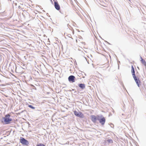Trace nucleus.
Returning <instances> with one entry per match:
<instances>
[{
    "label": "nucleus",
    "mask_w": 146,
    "mask_h": 146,
    "mask_svg": "<svg viewBox=\"0 0 146 146\" xmlns=\"http://www.w3.org/2000/svg\"><path fill=\"white\" fill-rule=\"evenodd\" d=\"M10 115L9 114L6 115L5 117L3 118L4 122L5 124H9L12 120V119L10 117Z\"/></svg>",
    "instance_id": "f257e3e1"
},
{
    "label": "nucleus",
    "mask_w": 146,
    "mask_h": 146,
    "mask_svg": "<svg viewBox=\"0 0 146 146\" xmlns=\"http://www.w3.org/2000/svg\"><path fill=\"white\" fill-rule=\"evenodd\" d=\"M74 112L75 115L80 118H83L84 117V115L80 111H74Z\"/></svg>",
    "instance_id": "f03ea898"
},
{
    "label": "nucleus",
    "mask_w": 146,
    "mask_h": 146,
    "mask_svg": "<svg viewBox=\"0 0 146 146\" xmlns=\"http://www.w3.org/2000/svg\"><path fill=\"white\" fill-rule=\"evenodd\" d=\"M20 142L23 145H27L29 144L28 141L22 137H21Z\"/></svg>",
    "instance_id": "7ed1b4c3"
},
{
    "label": "nucleus",
    "mask_w": 146,
    "mask_h": 146,
    "mask_svg": "<svg viewBox=\"0 0 146 146\" xmlns=\"http://www.w3.org/2000/svg\"><path fill=\"white\" fill-rule=\"evenodd\" d=\"M75 78L74 76L72 75H71L68 78V80L70 82L73 83L75 81Z\"/></svg>",
    "instance_id": "20e7f679"
},
{
    "label": "nucleus",
    "mask_w": 146,
    "mask_h": 146,
    "mask_svg": "<svg viewBox=\"0 0 146 146\" xmlns=\"http://www.w3.org/2000/svg\"><path fill=\"white\" fill-rule=\"evenodd\" d=\"M54 6L55 8L57 10H59L60 9V7L57 1L54 2Z\"/></svg>",
    "instance_id": "39448f33"
},
{
    "label": "nucleus",
    "mask_w": 146,
    "mask_h": 146,
    "mask_svg": "<svg viewBox=\"0 0 146 146\" xmlns=\"http://www.w3.org/2000/svg\"><path fill=\"white\" fill-rule=\"evenodd\" d=\"M133 78L135 80L136 83H137L138 86H139V84L140 83V82L139 80V78H137L135 76H133Z\"/></svg>",
    "instance_id": "423d86ee"
},
{
    "label": "nucleus",
    "mask_w": 146,
    "mask_h": 146,
    "mask_svg": "<svg viewBox=\"0 0 146 146\" xmlns=\"http://www.w3.org/2000/svg\"><path fill=\"white\" fill-rule=\"evenodd\" d=\"M91 120L94 123H95L97 119V117L94 115H91Z\"/></svg>",
    "instance_id": "0eeeda50"
},
{
    "label": "nucleus",
    "mask_w": 146,
    "mask_h": 146,
    "mask_svg": "<svg viewBox=\"0 0 146 146\" xmlns=\"http://www.w3.org/2000/svg\"><path fill=\"white\" fill-rule=\"evenodd\" d=\"M100 122L102 124L104 125L105 122V119L104 117L102 118L101 119H98Z\"/></svg>",
    "instance_id": "6e6552de"
},
{
    "label": "nucleus",
    "mask_w": 146,
    "mask_h": 146,
    "mask_svg": "<svg viewBox=\"0 0 146 146\" xmlns=\"http://www.w3.org/2000/svg\"><path fill=\"white\" fill-rule=\"evenodd\" d=\"M79 86L81 88L83 89L85 87V85L84 84H81L79 85Z\"/></svg>",
    "instance_id": "1a4fd4ad"
},
{
    "label": "nucleus",
    "mask_w": 146,
    "mask_h": 146,
    "mask_svg": "<svg viewBox=\"0 0 146 146\" xmlns=\"http://www.w3.org/2000/svg\"><path fill=\"white\" fill-rule=\"evenodd\" d=\"M131 72H132L133 77V76H135V71L134 70V69L132 65L131 66Z\"/></svg>",
    "instance_id": "9d476101"
},
{
    "label": "nucleus",
    "mask_w": 146,
    "mask_h": 146,
    "mask_svg": "<svg viewBox=\"0 0 146 146\" xmlns=\"http://www.w3.org/2000/svg\"><path fill=\"white\" fill-rule=\"evenodd\" d=\"M141 62L143 64H144L145 66H146V62L145 61L143 60L141 57Z\"/></svg>",
    "instance_id": "9b49d317"
},
{
    "label": "nucleus",
    "mask_w": 146,
    "mask_h": 146,
    "mask_svg": "<svg viewBox=\"0 0 146 146\" xmlns=\"http://www.w3.org/2000/svg\"><path fill=\"white\" fill-rule=\"evenodd\" d=\"M108 143H113V141L111 139H108L107 140Z\"/></svg>",
    "instance_id": "f8f14e48"
},
{
    "label": "nucleus",
    "mask_w": 146,
    "mask_h": 146,
    "mask_svg": "<svg viewBox=\"0 0 146 146\" xmlns=\"http://www.w3.org/2000/svg\"><path fill=\"white\" fill-rule=\"evenodd\" d=\"M36 146H45L44 144L42 143H39L36 145Z\"/></svg>",
    "instance_id": "ddd939ff"
},
{
    "label": "nucleus",
    "mask_w": 146,
    "mask_h": 146,
    "mask_svg": "<svg viewBox=\"0 0 146 146\" xmlns=\"http://www.w3.org/2000/svg\"><path fill=\"white\" fill-rule=\"evenodd\" d=\"M28 106L29 108H32V109H34L35 108L33 106H31V105H29Z\"/></svg>",
    "instance_id": "4468645a"
}]
</instances>
